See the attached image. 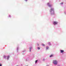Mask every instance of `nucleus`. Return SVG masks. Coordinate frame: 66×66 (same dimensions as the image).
I'll list each match as a JSON object with an SVG mask.
<instances>
[{"mask_svg":"<svg viewBox=\"0 0 66 66\" xmlns=\"http://www.w3.org/2000/svg\"><path fill=\"white\" fill-rule=\"evenodd\" d=\"M38 50L40 49V48H39V47H38Z\"/></svg>","mask_w":66,"mask_h":66,"instance_id":"nucleus-10","label":"nucleus"},{"mask_svg":"<svg viewBox=\"0 0 66 66\" xmlns=\"http://www.w3.org/2000/svg\"><path fill=\"white\" fill-rule=\"evenodd\" d=\"M30 50H31V49H32V47H30L29 48Z\"/></svg>","mask_w":66,"mask_h":66,"instance_id":"nucleus-12","label":"nucleus"},{"mask_svg":"<svg viewBox=\"0 0 66 66\" xmlns=\"http://www.w3.org/2000/svg\"><path fill=\"white\" fill-rule=\"evenodd\" d=\"M30 51H31V50H30Z\"/></svg>","mask_w":66,"mask_h":66,"instance_id":"nucleus-21","label":"nucleus"},{"mask_svg":"<svg viewBox=\"0 0 66 66\" xmlns=\"http://www.w3.org/2000/svg\"><path fill=\"white\" fill-rule=\"evenodd\" d=\"M2 66V64H0V66Z\"/></svg>","mask_w":66,"mask_h":66,"instance_id":"nucleus-16","label":"nucleus"},{"mask_svg":"<svg viewBox=\"0 0 66 66\" xmlns=\"http://www.w3.org/2000/svg\"><path fill=\"white\" fill-rule=\"evenodd\" d=\"M37 45L38 46V45H39V44H37Z\"/></svg>","mask_w":66,"mask_h":66,"instance_id":"nucleus-17","label":"nucleus"},{"mask_svg":"<svg viewBox=\"0 0 66 66\" xmlns=\"http://www.w3.org/2000/svg\"><path fill=\"white\" fill-rule=\"evenodd\" d=\"M43 61H45V59H43Z\"/></svg>","mask_w":66,"mask_h":66,"instance_id":"nucleus-19","label":"nucleus"},{"mask_svg":"<svg viewBox=\"0 0 66 66\" xmlns=\"http://www.w3.org/2000/svg\"><path fill=\"white\" fill-rule=\"evenodd\" d=\"M28 0H25V1H27Z\"/></svg>","mask_w":66,"mask_h":66,"instance_id":"nucleus-20","label":"nucleus"},{"mask_svg":"<svg viewBox=\"0 0 66 66\" xmlns=\"http://www.w3.org/2000/svg\"><path fill=\"white\" fill-rule=\"evenodd\" d=\"M53 55H51L50 56V57H52V56H53Z\"/></svg>","mask_w":66,"mask_h":66,"instance_id":"nucleus-6","label":"nucleus"},{"mask_svg":"<svg viewBox=\"0 0 66 66\" xmlns=\"http://www.w3.org/2000/svg\"><path fill=\"white\" fill-rule=\"evenodd\" d=\"M53 63L55 64V65H57V61L56 60H53Z\"/></svg>","mask_w":66,"mask_h":66,"instance_id":"nucleus-1","label":"nucleus"},{"mask_svg":"<svg viewBox=\"0 0 66 66\" xmlns=\"http://www.w3.org/2000/svg\"><path fill=\"white\" fill-rule=\"evenodd\" d=\"M57 22H56V21H54L53 23V24H57Z\"/></svg>","mask_w":66,"mask_h":66,"instance_id":"nucleus-2","label":"nucleus"},{"mask_svg":"<svg viewBox=\"0 0 66 66\" xmlns=\"http://www.w3.org/2000/svg\"><path fill=\"white\" fill-rule=\"evenodd\" d=\"M48 5H49V7H51V5L49 4V3H48Z\"/></svg>","mask_w":66,"mask_h":66,"instance_id":"nucleus-5","label":"nucleus"},{"mask_svg":"<svg viewBox=\"0 0 66 66\" xmlns=\"http://www.w3.org/2000/svg\"><path fill=\"white\" fill-rule=\"evenodd\" d=\"M9 17H11V15H9Z\"/></svg>","mask_w":66,"mask_h":66,"instance_id":"nucleus-18","label":"nucleus"},{"mask_svg":"<svg viewBox=\"0 0 66 66\" xmlns=\"http://www.w3.org/2000/svg\"><path fill=\"white\" fill-rule=\"evenodd\" d=\"M54 9L53 8H52L50 10V12L51 13L52 12V11H53Z\"/></svg>","mask_w":66,"mask_h":66,"instance_id":"nucleus-3","label":"nucleus"},{"mask_svg":"<svg viewBox=\"0 0 66 66\" xmlns=\"http://www.w3.org/2000/svg\"><path fill=\"white\" fill-rule=\"evenodd\" d=\"M42 46H45V44H42Z\"/></svg>","mask_w":66,"mask_h":66,"instance_id":"nucleus-11","label":"nucleus"},{"mask_svg":"<svg viewBox=\"0 0 66 66\" xmlns=\"http://www.w3.org/2000/svg\"><path fill=\"white\" fill-rule=\"evenodd\" d=\"M37 61H38V60H36L35 61V63H37Z\"/></svg>","mask_w":66,"mask_h":66,"instance_id":"nucleus-9","label":"nucleus"},{"mask_svg":"<svg viewBox=\"0 0 66 66\" xmlns=\"http://www.w3.org/2000/svg\"><path fill=\"white\" fill-rule=\"evenodd\" d=\"M4 57H5V58H6V56H4Z\"/></svg>","mask_w":66,"mask_h":66,"instance_id":"nucleus-14","label":"nucleus"},{"mask_svg":"<svg viewBox=\"0 0 66 66\" xmlns=\"http://www.w3.org/2000/svg\"><path fill=\"white\" fill-rule=\"evenodd\" d=\"M49 45H50V43H49Z\"/></svg>","mask_w":66,"mask_h":66,"instance_id":"nucleus-13","label":"nucleus"},{"mask_svg":"<svg viewBox=\"0 0 66 66\" xmlns=\"http://www.w3.org/2000/svg\"><path fill=\"white\" fill-rule=\"evenodd\" d=\"M63 4V3H61V4Z\"/></svg>","mask_w":66,"mask_h":66,"instance_id":"nucleus-15","label":"nucleus"},{"mask_svg":"<svg viewBox=\"0 0 66 66\" xmlns=\"http://www.w3.org/2000/svg\"><path fill=\"white\" fill-rule=\"evenodd\" d=\"M7 60H9V57H10V56H8L7 57Z\"/></svg>","mask_w":66,"mask_h":66,"instance_id":"nucleus-7","label":"nucleus"},{"mask_svg":"<svg viewBox=\"0 0 66 66\" xmlns=\"http://www.w3.org/2000/svg\"><path fill=\"white\" fill-rule=\"evenodd\" d=\"M60 51L61 53H63V52H64V50H60Z\"/></svg>","mask_w":66,"mask_h":66,"instance_id":"nucleus-4","label":"nucleus"},{"mask_svg":"<svg viewBox=\"0 0 66 66\" xmlns=\"http://www.w3.org/2000/svg\"><path fill=\"white\" fill-rule=\"evenodd\" d=\"M48 48H49V47H48V46L46 47V49H48Z\"/></svg>","mask_w":66,"mask_h":66,"instance_id":"nucleus-8","label":"nucleus"}]
</instances>
